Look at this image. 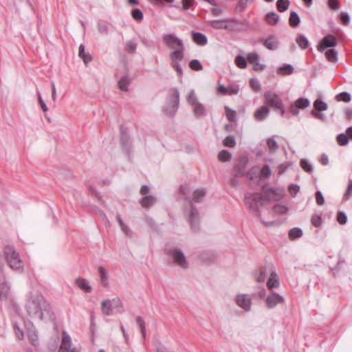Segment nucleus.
<instances>
[{"label":"nucleus","mask_w":352,"mask_h":352,"mask_svg":"<svg viewBox=\"0 0 352 352\" xmlns=\"http://www.w3.org/2000/svg\"><path fill=\"white\" fill-rule=\"evenodd\" d=\"M284 302V298L276 292H272L271 295H269L265 300L266 307L268 309H273L277 305L283 303Z\"/></svg>","instance_id":"4468645a"},{"label":"nucleus","mask_w":352,"mask_h":352,"mask_svg":"<svg viewBox=\"0 0 352 352\" xmlns=\"http://www.w3.org/2000/svg\"><path fill=\"white\" fill-rule=\"evenodd\" d=\"M75 284L78 288L84 291L85 292L89 293L91 291V287L89 285L88 281L82 278H78L75 280Z\"/></svg>","instance_id":"4be33fe9"},{"label":"nucleus","mask_w":352,"mask_h":352,"mask_svg":"<svg viewBox=\"0 0 352 352\" xmlns=\"http://www.w3.org/2000/svg\"><path fill=\"white\" fill-rule=\"evenodd\" d=\"M136 322L141 330L142 336L144 337L146 335V327L144 320L141 317H138L136 318Z\"/></svg>","instance_id":"6e6d98bb"},{"label":"nucleus","mask_w":352,"mask_h":352,"mask_svg":"<svg viewBox=\"0 0 352 352\" xmlns=\"http://www.w3.org/2000/svg\"><path fill=\"white\" fill-rule=\"evenodd\" d=\"M226 111V117L227 118L231 121L234 122L236 120V112L235 111L230 109L228 107H225Z\"/></svg>","instance_id":"603ef678"},{"label":"nucleus","mask_w":352,"mask_h":352,"mask_svg":"<svg viewBox=\"0 0 352 352\" xmlns=\"http://www.w3.org/2000/svg\"><path fill=\"white\" fill-rule=\"evenodd\" d=\"M171 256L174 262L179 267L187 269L188 267V262L184 253L179 249H175L171 252Z\"/></svg>","instance_id":"9d476101"},{"label":"nucleus","mask_w":352,"mask_h":352,"mask_svg":"<svg viewBox=\"0 0 352 352\" xmlns=\"http://www.w3.org/2000/svg\"><path fill=\"white\" fill-rule=\"evenodd\" d=\"M239 91V85H229L228 87H226L224 85L221 84H219L218 86V92L221 95H232V94H237Z\"/></svg>","instance_id":"6ab92c4d"},{"label":"nucleus","mask_w":352,"mask_h":352,"mask_svg":"<svg viewBox=\"0 0 352 352\" xmlns=\"http://www.w3.org/2000/svg\"><path fill=\"white\" fill-rule=\"evenodd\" d=\"M98 272L100 275L101 282L104 285L107 284V271L103 267L98 268Z\"/></svg>","instance_id":"a18cd8bd"},{"label":"nucleus","mask_w":352,"mask_h":352,"mask_svg":"<svg viewBox=\"0 0 352 352\" xmlns=\"http://www.w3.org/2000/svg\"><path fill=\"white\" fill-rule=\"evenodd\" d=\"M337 221L339 223L344 225L346 223L347 217L344 212H339L337 215Z\"/></svg>","instance_id":"bf43d9fd"},{"label":"nucleus","mask_w":352,"mask_h":352,"mask_svg":"<svg viewBox=\"0 0 352 352\" xmlns=\"http://www.w3.org/2000/svg\"><path fill=\"white\" fill-rule=\"evenodd\" d=\"M226 30L234 32H241L244 30V24L235 19H226Z\"/></svg>","instance_id":"2eb2a0df"},{"label":"nucleus","mask_w":352,"mask_h":352,"mask_svg":"<svg viewBox=\"0 0 352 352\" xmlns=\"http://www.w3.org/2000/svg\"><path fill=\"white\" fill-rule=\"evenodd\" d=\"M266 271H267L266 268L265 269H261L260 270L259 274L256 278V280L257 282L261 283V282H263L265 280V276H266V274H267Z\"/></svg>","instance_id":"0e129e2a"},{"label":"nucleus","mask_w":352,"mask_h":352,"mask_svg":"<svg viewBox=\"0 0 352 352\" xmlns=\"http://www.w3.org/2000/svg\"><path fill=\"white\" fill-rule=\"evenodd\" d=\"M27 335L31 344L35 346L38 345V337L34 327L30 324L26 327Z\"/></svg>","instance_id":"aec40b11"},{"label":"nucleus","mask_w":352,"mask_h":352,"mask_svg":"<svg viewBox=\"0 0 352 352\" xmlns=\"http://www.w3.org/2000/svg\"><path fill=\"white\" fill-rule=\"evenodd\" d=\"M336 99L338 101L349 102L351 99V95L347 92H342L336 96Z\"/></svg>","instance_id":"8fccbe9b"},{"label":"nucleus","mask_w":352,"mask_h":352,"mask_svg":"<svg viewBox=\"0 0 352 352\" xmlns=\"http://www.w3.org/2000/svg\"><path fill=\"white\" fill-rule=\"evenodd\" d=\"M263 199L265 198L270 201H278L281 199L285 195L283 188H273L270 186H265L263 188Z\"/></svg>","instance_id":"423d86ee"},{"label":"nucleus","mask_w":352,"mask_h":352,"mask_svg":"<svg viewBox=\"0 0 352 352\" xmlns=\"http://www.w3.org/2000/svg\"><path fill=\"white\" fill-rule=\"evenodd\" d=\"M314 107L316 110L319 111H323L327 109V104L324 102L319 99L316 100L314 102Z\"/></svg>","instance_id":"ea45409f"},{"label":"nucleus","mask_w":352,"mask_h":352,"mask_svg":"<svg viewBox=\"0 0 352 352\" xmlns=\"http://www.w3.org/2000/svg\"><path fill=\"white\" fill-rule=\"evenodd\" d=\"M296 43L302 49H306L309 46V41L307 38L303 35H300L296 38Z\"/></svg>","instance_id":"4c0bfd02"},{"label":"nucleus","mask_w":352,"mask_h":352,"mask_svg":"<svg viewBox=\"0 0 352 352\" xmlns=\"http://www.w3.org/2000/svg\"><path fill=\"white\" fill-rule=\"evenodd\" d=\"M168 102L170 107L164 109V111L167 115L173 116L176 113L179 102V94L177 89H172L170 90Z\"/></svg>","instance_id":"0eeeda50"},{"label":"nucleus","mask_w":352,"mask_h":352,"mask_svg":"<svg viewBox=\"0 0 352 352\" xmlns=\"http://www.w3.org/2000/svg\"><path fill=\"white\" fill-rule=\"evenodd\" d=\"M316 203L319 206H322L324 204V197L320 191H317L316 192Z\"/></svg>","instance_id":"774afa93"},{"label":"nucleus","mask_w":352,"mask_h":352,"mask_svg":"<svg viewBox=\"0 0 352 352\" xmlns=\"http://www.w3.org/2000/svg\"><path fill=\"white\" fill-rule=\"evenodd\" d=\"M322 219L318 215H313L311 217V223L315 227H319L321 225Z\"/></svg>","instance_id":"69168bd1"},{"label":"nucleus","mask_w":352,"mask_h":352,"mask_svg":"<svg viewBox=\"0 0 352 352\" xmlns=\"http://www.w3.org/2000/svg\"><path fill=\"white\" fill-rule=\"evenodd\" d=\"M294 72V67L291 65H284L279 67L277 70V73L281 75H289L292 74Z\"/></svg>","instance_id":"7c9ffc66"},{"label":"nucleus","mask_w":352,"mask_h":352,"mask_svg":"<svg viewBox=\"0 0 352 352\" xmlns=\"http://www.w3.org/2000/svg\"><path fill=\"white\" fill-rule=\"evenodd\" d=\"M300 23V18L295 12H292L289 16V24L292 27L297 26Z\"/></svg>","instance_id":"37998d69"},{"label":"nucleus","mask_w":352,"mask_h":352,"mask_svg":"<svg viewBox=\"0 0 352 352\" xmlns=\"http://www.w3.org/2000/svg\"><path fill=\"white\" fill-rule=\"evenodd\" d=\"M260 42L269 50H276L278 47L279 41L274 34H270L266 38H261Z\"/></svg>","instance_id":"9b49d317"},{"label":"nucleus","mask_w":352,"mask_h":352,"mask_svg":"<svg viewBox=\"0 0 352 352\" xmlns=\"http://www.w3.org/2000/svg\"><path fill=\"white\" fill-rule=\"evenodd\" d=\"M58 352H79L77 348L72 347V338L65 331L63 332Z\"/></svg>","instance_id":"6e6552de"},{"label":"nucleus","mask_w":352,"mask_h":352,"mask_svg":"<svg viewBox=\"0 0 352 352\" xmlns=\"http://www.w3.org/2000/svg\"><path fill=\"white\" fill-rule=\"evenodd\" d=\"M126 47L127 50L130 51L132 53H134L135 52L136 50L137 44L132 41H129L126 42Z\"/></svg>","instance_id":"338daca9"},{"label":"nucleus","mask_w":352,"mask_h":352,"mask_svg":"<svg viewBox=\"0 0 352 352\" xmlns=\"http://www.w3.org/2000/svg\"><path fill=\"white\" fill-rule=\"evenodd\" d=\"M272 174L271 169L268 165H265L261 170L260 176L263 179L269 177Z\"/></svg>","instance_id":"49530a36"},{"label":"nucleus","mask_w":352,"mask_h":352,"mask_svg":"<svg viewBox=\"0 0 352 352\" xmlns=\"http://www.w3.org/2000/svg\"><path fill=\"white\" fill-rule=\"evenodd\" d=\"M273 211L276 214H284L288 211V208L286 205L278 204L273 207Z\"/></svg>","instance_id":"72a5a7b5"},{"label":"nucleus","mask_w":352,"mask_h":352,"mask_svg":"<svg viewBox=\"0 0 352 352\" xmlns=\"http://www.w3.org/2000/svg\"><path fill=\"white\" fill-rule=\"evenodd\" d=\"M206 195V190L204 189H197L193 192L192 201L195 202L201 201Z\"/></svg>","instance_id":"f704fd0d"},{"label":"nucleus","mask_w":352,"mask_h":352,"mask_svg":"<svg viewBox=\"0 0 352 352\" xmlns=\"http://www.w3.org/2000/svg\"><path fill=\"white\" fill-rule=\"evenodd\" d=\"M190 67L195 71H199L202 69V65L198 60H192L189 63Z\"/></svg>","instance_id":"3c124183"},{"label":"nucleus","mask_w":352,"mask_h":352,"mask_svg":"<svg viewBox=\"0 0 352 352\" xmlns=\"http://www.w3.org/2000/svg\"><path fill=\"white\" fill-rule=\"evenodd\" d=\"M259 59V56L256 52H252L248 54L247 60L250 63H256Z\"/></svg>","instance_id":"e2e57ef3"},{"label":"nucleus","mask_w":352,"mask_h":352,"mask_svg":"<svg viewBox=\"0 0 352 352\" xmlns=\"http://www.w3.org/2000/svg\"><path fill=\"white\" fill-rule=\"evenodd\" d=\"M169 7H175L181 10H188L192 6V1H168Z\"/></svg>","instance_id":"412c9836"},{"label":"nucleus","mask_w":352,"mask_h":352,"mask_svg":"<svg viewBox=\"0 0 352 352\" xmlns=\"http://www.w3.org/2000/svg\"><path fill=\"white\" fill-rule=\"evenodd\" d=\"M266 144L270 153H275L278 148V144L273 137L268 138L266 140Z\"/></svg>","instance_id":"c756f323"},{"label":"nucleus","mask_w":352,"mask_h":352,"mask_svg":"<svg viewBox=\"0 0 352 352\" xmlns=\"http://www.w3.org/2000/svg\"><path fill=\"white\" fill-rule=\"evenodd\" d=\"M310 104V102L308 99L300 98L295 101L294 104L290 107V111L294 116H297L299 113V109H304L308 107Z\"/></svg>","instance_id":"ddd939ff"},{"label":"nucleus","mask_w":352,"mask_h":352,"mask_svg":"<svg viewBox=\"0 0 352 352\" xmlns=\"http://www.w3.org/2000/svg\"><path fill=\"white\" fill-rule=\"evenodd\" d=\"M270 272V277L267 282V286L269 289L278 288L280 286L279 276L277 273L274 270L273 267L269 268Z\"/></svg>","instance_id":"dca6fc26"},{"label":"nucleus","mask_w":352,"mask_h":352,"mask_svg":"<svg viewBox=\"0 0 352 352\" xmlns=\"http://www.w3.org/2000/svg\"><path fill=\"white\" fill-rule=\"evenodd\" d=\"M263 197L259 193H248L245 196V204L250 210L256 213L261 218L259 207L263 205Z\"/></svg>","instance_id":"20e7f679"},{"label":"nucleus","mask_w":352,"mask_h":352,"mask_svg":"<svg viewBox=\"0 0 352 352\" xmlns=\"http://www.w3.org/2000/svg\"><path fill=\"white\" fill-rule=\"evenodd\" d=\"M192 39L197 45H204L207 43V38L199 32H192Z\"/></svg>","instance_id":"cd10ccee"},{"label":"nucleus","mask_w":352,"mask_h":352,"mask_svg":"<svg viewBox=\"0 0 352 352\" xmlns=\"http://www.w3.org/2000/svg\"><path fill=\"white\" fill-rule=\"evenodd\" d=\"M226 20H214L211 21V25L215 29H226Z\"/></svg>","instance_id":"a19ab883"},{"label":"nucleus","mask_w":352,"mask_h":352,"mask_svg":"<svg viewBox=\"0 0 352 352\" xmlns=\"http://www.w3.org/2000/svg\"><path fill=\"white\" fill-rule=\"evenodd\" d=\"M29 316L33 320H45L52 317L51 307L40 294H31L25 303Z\"/></svg>","instance_id":"f257e3e1"},{"label":"nucleus","mask_w":352,"mask_h":352,"mask_svg":"<svg viewBox=\"0 0 352 352\" xmlns=\"http://www.w3.org/2000/svg\"><path fill=\"white\" fill-rule=\"evenodd\" d=\"M340 20L343 25H347L350 23V16L346 12H342L340 13Z\"/></svg>","instance_id":"4d7b16f0"},{"label":"nucleus","mask_w":352,"mask_h":352,"mask_svg":"<svg viewBox=\"0 0 352 352\" xmlns=\"http://www.w3.org/2000/svg\"><path fill=\"white\" fill-rule=\"evenodd\" d=\"M264 98L267 104L270 105L274 109H279L280 111L281 116L285 114L284 105L280 96L277 94L272 91H268L265 93Z\"/></svg>","instance_id":"39448f33"},{"label":"nucleus","mask_w":352,"mask_h":352,"mask_svg":"<svg viewBox=\"0 0 352 352\" xmlns=\"http://www.w3.org/2000/svg\"><path fill=\"white\" fill-rule=\"evenodd\" d=\"M336 45V37L332 34H328L322 39L317 48L319 52H323L325 49L335 47Z\"/></svg>","instance_id":"f8f14e48"},{"label":"nucleus","mask_w":352,"mask_h":352,"mask_svg":"<svg viewBox=\"0 0 352 352\" xmlns=\"http://www.w3.org/2000/svg\"><path fill=\"white\" fill-rule=\"evenodd\" d=\"M156 201L155 197L151 195L144 196L140 200V204L144 208H148L153 206Z\"/></svg>","instance_id":"bb28decb"},{"label":"nucleus","mask_w":352,"mask_h":352,"mask_svg":"<svg viewBox=\"0 0 352 352\" xmlns=\"http://www.w3.org/2000/svg\"><path fill=\"white\" fill-rule=\"evenodd\" d=\"M225 146L234 147L236 145L235 138L233 135L226 137L223 140Z\"/></svg>","instance_id":"de8ad7c7"},{"label":"nucleus","mask_w":352,"mask_h":352,"mask_svg":"<svg viewBox=\"0 0 352 352\" xmlns=\"http://www.w3.org/2000/svg\"><path fill=\"white\" fill-rule=\"evenodd\" d=\"M236 304L245 311H249L252 306V298L248 294H240L236 296Z\"/></svg>","instance_id":"1a4fd4ad"},{"label":"nucleus","mask_w":352,"mask_h":352,"mask_svg":"<svg viewBox=\"0 0 352 352\" xmlns=\"http://www.w3.org/2000/svg\"><path fill=\"white\" fill-rule=\"evenodd\" d=\"M182 60H174L173 59H170V65L173 67V68L177 72V74L179 76H182L183 74V70L181 66L179 65V62L182 61Z\"/></svg>","instance_id":"79ce46f5"},{"label":"nucleus","mask_w":352,"mask_h":352,"mask_svg":"<svg viewBox=\"0 0 352 352\" xmlns=\"http://www.w3.org/2000/svg\"><path fill=\"white\" fill-rule=\"evenodd\" d=\"M11 297L10 284L6 280L0 283V298L8 300Z\"/></svg>","instance_id":"a211bd4d"},{"label":"nucleus","mask_w":352,"mask_h":352,"mask_svg":"<svg viewBox=\"0 0 352 352\" xmlns=\"http://www.w3.org/2000/svg\"><path fill=\"white\" fill-rule=\"evenodd\" d=\"M232 155L227 150L221 151L218 155V158L221 162H228L231 160Z\"/></svg>","instance_id":"e433bc0d"},{"label":"nucleus","mask_w":352,"mask_h":352,"mask_svg":"<svg viewBox=\"0 0 352 352\" xmlns=\"http://www.w3.org/2000/svg\"><path fill=\"white\" fill-rule=\"evenodd\" d=\"M186 101L191 107L199 102L198 97L194 89L190 90V91L188 93L186 96Z\"/></svg>","instance_id":"393cba45"},{"label":"nucleus","mask_w":352,"mask_h":352,"mask_svg":"<svg viewBox=\"0 0 352 352\" xmlns=\"http://www.w3.org/2000/svg\"><path fill=\"white\" fill-rule=\"evenodd\" d=\"M235 63L241 69H244L247 66V61L243 56H237L235 58Z\"/></svg>","instance_id":"c03bdc74"},{"label":"nucleus","mask_w":352,"mask_h":352,"mask_svg":"<svg viewBox=\"0 0 352 352\" xmlns=\"http://www.w3.org/2000/svg\"><path fill=\"white\" fill-rule=\"evenodd\" d=\"M265 19L269 25H275L279 20V16L276 13L271 12L266 14Z\"/></svg>","instance_id":"c85d7f7f"},{"label":"nucleus","mask_w":352,"mask_h":352,"mask_svg":"<svg viewBox=\"0 0 352 352\" xmlns=\"http://www.w3.org/2000/svg\"><path fill=\"white\" fill-rule=\"evenodd\" d=\"M188 221L191 228L197 230L199 228V214L196 208L191 207L189 211Z\"/></svg>","instance_id":"f3484780"},{"label":"nucleus","mask_w":352,"mask_h":352,"mask_svg":"<svg viewBox=\"0 0 352 352\" xmlns=\"http://www.w3.org/2000/svg\"><path fill=\"white\" fill-rule=\"evenodd\" d=\"M300 166L303 170L307 172H311L312 170V166L309 164V162L305 160H302L300 161Z\"/></svg>","instance_id":"680f3d73"},{"label":"nucleus","mask_w":352,"mask_h":352,"mask_svg":"<svg viewBox=\"0 0 352 352\" xmlns=\"http://www.w3.org/2000/svg\"><path fill=\"white\" fill-rule=\"evenodd\" d=\"M289 6V1H277V8L279 12L285 11Z\"/></svg>","instance_id":"13d9d810"},{"label":"nucleus","mask_w":352,"mask_h":352,"mask_svg":"<svg viewBox=\"0 0 352 352\" xmlns=\"http://www.w3.org/2000/svg\"><path fill=\"white\" fill-rule=\"evenodd\" d=\"M288 190L290 195L294 197L299 192L300 187L296 184H291L288 188Z\"/></svg>","instance_id":"052dcab7"},{"label":"nucleus","mask_w":352,"mask_h":352,"mask_svg":"<svg viewBox=\"0 0 352 352\" xmlns=\"http://www.w3.org/2000/svg\"><path fill=\"white\" fill-rule=\"evenodd\" d=\"M113 309L112 300H105L102 302L101 310L106 316H109Z\"/></svg>","instance_id":"a878e982"},{"label":"nucleus","mask_w":352,"mask_h":352,"mask_svg":"<svg viewBox=\"0 0 352 352\" xmlns=\"http://www.w3.org/2000/svg\"><path fill=\"white\" fill-rule=\"evenodd\" d=\"M192 111L194 115L197 118H199L201 116H204L206 114V109L205 106L201 103L200 102L192 107Z\"/></svg>","instance_id":"b1692460"},{"label":"nucleus","mask_w":352,"mask_h":352,"mask_svg":"<svg viewBox=\"0 0 352 352\" xmlns=\"http://www.w3.org/2000/svg\"><path fill=\"white\" fill-rule=\"evenodd\" d=\"M250 86L252 89L255 91H259L261 88L260 82L256 78H252L250 80Z\"/></svg>","instance_id":"864d4df0"},{"label":"nucleus","mask_w":352,"mask_h":352,"mask_svg":"<svg viewBox=\"0 0 352 352\" xmlns=\"http://www.w3.org/2000/svg\"><path fill=\"white\" fill-rule=\"evenodd\" d=\"M79 56L83 59V61L85 63H87L91 60V56L89 54H86L85 52V46L84 45L81 44L79 46V52H78Z\"/></svg>","instance_id":"473e14b6"},{"label":"nucleus","mask_w":352,"mask_h":352,"mask_svg":"<svg viewBox=\"0 0 352 352\" xmlns=\"http://www.w3.org/2000/svg\"><path fill=\"white\" fill-rule=\"evenodd\" d=\"M131 15L133 18L138 21H141L143 19V13L138 8L133 9L131 11Z\"/></svg>","instance_id":"09e8293b"},{"label":"nucleus","mask_w":352,"mask_h":352,"mask_svg":"<svg viewBox=\"0 0 352 352\" xmlns=\"http://www.w3.org/2000/svg\"><path fill=\"white\" fill-rule=\"evenodd\" d=\"M5 256L9 266L14 271L21 272L23 270V263L19 254L12 246H7L4 250Z\"/></svg>","instance_id":"7ed1b4c3"},{"label":"nucleus","mask_w":352,"mask_h":352,"mask_svg":"<svg viewBox=\"0 0 352 352\" xmlns=\"http://www.w3.org/2000/svg\"><path fill=\"white\" fill-rule=\"evenodd\" d=\"M268 114L269 109L265 106H263L255 111L254 118L256 120L261 121L265 119Z\"/></svg>","instance_id":"5701e85b"},{"label":"nucleus","mask_w":352,"mask_h":352,"mask_svg":"<svg viewBox=\"0 0 352 352\" xmlns=\"http://www.w3.org/2000/svg\"><path fill=\"white\" fill-rule=\"evenodd\" d=\"M302 235V231L300 228H294L290 230L289 236L291 239H296Z\"/></svg>","instance_id":"58836bf2"},{"label":"nucleus","mask_w":352,"mask_h":352,"mask_svg":"<svg viewBox=\"0 0 352 352\" xmlns=\"http://www.w3.org/2000/svg\"><path fill=\"white\" fill-rule=\"evenodd\" d=\"M162 41L168 48L173 50L170 54V59L183 60L185 47L181 38L175 34H164L162 35Z\"/></svg>","instance_id":"f03ea898"},{"label":"nucleus","mask_w":352,"mask_h":352,"mask_svg":"<svg viewBox=\"0 0 352 352\" xmlns=\"http://www.w3.org/2000/svg\"><path fill=\"white\" fill-rule=\"evenodd\" d=\"M129 84L130 81L128 76H124L118 82L119 89L123 91H126L128 90Z\"/></svg>","instance_id":"c9c22d12"},{"label":"nucleus","mask_w":352,"mask_h":352,"mask_svg":"<svg viewBox=\"0 0 352 352\" xmlns=\"http://www.w3.org/2000/svg\"><path fill=\"white\" fill-rule=\"evenodd\" d=\"M337 141L340 146H344L349 142L347 135L344 133H341L338 135Z\"/></svg>","instance_id":"5fc2aeb1"},{"label":"nucleus","mask_w":352,"mask_h":352,"mask_svg":"<svg viewBox=\"0 0 352 352\" xmlns=\"http://www.w3.org/2000/svg\"><path fill=\"white\" fill-rule=\"evenodd\" d=\"M325 56L329 61L335 63L338 60V52L334 49H330L326 51Z\"/></svg>","instance_id":"2f4dec72"}]
</instances>
